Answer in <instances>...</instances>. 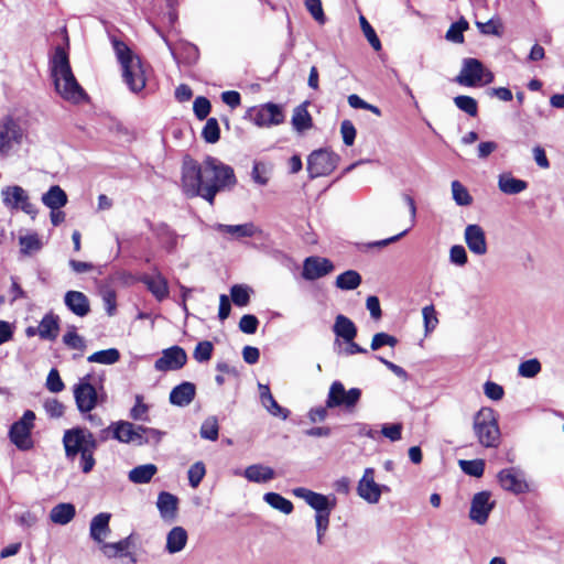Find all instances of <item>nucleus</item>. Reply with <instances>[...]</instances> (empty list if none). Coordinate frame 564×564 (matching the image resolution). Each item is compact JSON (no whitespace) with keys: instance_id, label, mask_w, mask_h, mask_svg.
Masks as SVG:
<instances>
[{"instance_id":"1","label":"nucleus","mask_w":564,"mask_h":564,"mask_svg":"<svg viewBox=\"0 0 564 564\" xmlns=\"http://www.w3.org/2000/svg\"><path fill=\"white\" fill-rule=\"evenodd\" d=\"M234 169L218 159L207 155L202 164L185 159L182 167V187L187 197H202L214 204L218 192L235 186Z\"/></svg>"},{"instance_id":"2","label":"nucleus","mask_w":564,"mask_h":564,"mask_svg":"<svg viewBox=\"0 0 564 564\" xmlns=\"http://www.w3.org/2000/svg\"><path fill=\"white\" fill-rule=\"evenodd\" d=\"M62 443L67 460H78V467L84 474H89L94 469L98 440L87 427L74 426L66 430Z\"/></svg>"},{"instance_id":"3","label":"nucleus","mask_w":564,"mask_h":564,"mask_svg":"<svg viewBox=\"0 0 564 564\" xmlns=\"http://www.w3.org/2000/svg\"><path fill=\"white\" fill-rule=\"evenodd\" d=\"M50 65L55 90L62 98L73 102H79L86 98V93L72 72L68 53L64 47H55Z\"/></svg>"},{"instance_id":"4","label":"nucleus","mask_w":564,"mask_h":564,"mask_svg":"<svg viewBox=\"0 0 564 564\" xmlns=\"http://www.w3.org/2000/svg\"><path fill=\"white\" fill-rule=\"evenodd\" d=\"M112 47L122 69V78L130 91L138 94L145 87V74L141 58L122 41L112 37Z\"/></svg>"},{"instance_id":"5","label":"nucleus","mask_w":564,"mask_h":564,"mask_svg":"<svg viewBox=\"0 0 564 564\" xmlns=\"http://www.w3.org/2000/svg\"><path fill=\"white\" fill-rule=\"evenodd\" d=\"M474 432L485 447H497L500 443V430L496 413L490 408H481L474 416Z\"/></svg>"},{"instance_id":"6","label":"nucleus","mask_w":564,"mask_h":564,"mask_svg":"<svg viewBox=\"0 0 564 564\" xmlns=\"http://www.w3.org/2000/svg\"><path fill=\"white\" fill-rule=\"evenodd\" d=\"M293 495L302 498L316 512V529H327L329 514L336 506V497L325 496L304 487L293 489Z\"/></svg>"},{"instance_id":"7","label":"nucleus","mask_w":564,"mask_h":564,"mask_svg":"<svg viewBox=\"0 0 564 564\" xmlns=\"http://www.w3.org/2000/svg\"><path fill=\"white\" fill-rule=\"evenodd\" d=\"M0 195L2 204L8 210L12 213L23 212L30 216L31 219L36 218L39 209L31 202L29 192L22 186L7 185L1 188Z\"/></svg>"},{"instance_id":"8","label":"nucleus","mask_w":564,"mask_h":564,"mask_svg":"<svg viewBox=\"0 0 564 564\" xmlns=\"http://www.w3.org/2000/svg\"><path fill=\"white\" fill-rule=\"evenodd\" d=\"M90 379L91 376L86 375L73 388L76 406L82 414L91 412L98 404H102L107 398L102 388L98 391L90 383Z\"/></svg>"},{"instance_id":"9","label":"nucleus","mask_w":564,"mask_h":564,"mask_svg":"<svg viewBox=\"0 0 564 564\" xmlns=\"http://www.w3.org/2000/svg\"><path fill=\"white\" fill-rule=\"evenodd\" d=\"M23 129L18 118L11 115H4L0 118V156L6 158L11 154L17 145L23 140Z\"/></svg>"},{"instance_id":"10","label":"nucleus","mask_w":564,"mask_h":564,"mask_svg":"<svg viewBox=\"0 0 564 564\" xmlns=\"http://www.w3.org/2000/svg\"><path fill=\"white\" fill-rule=\"evenodd\" d=\"M35 413L26 410L22 417L15 421L9 430V438L20 451H30L34 443L32 440V430L34 427Z\"/></svg>"},{"instance_id":"11","label":"nucleus","mask_w":564,"mask_h":564,"mask_svg":"<svg viewBox=\"0 0 564 564\" xmlns=\"http://www.w3.org/2000/svg\"><path fill=\"white\" fill-rule=\"evenodd\" d=\"M361 390L351 388L346 390L341 381H334L328 390L326 406L329 409L345 408L352 411L361 399Z\"/></svg>"},{"instance_id":"12","label":"nucleus","mask_w":564,"mask_h":564,"mask_svg":"<svg viewBox=\"0 0 564 564\" xmlns=\"http://www.w3.org/2000/svg\"><path fill=\"white\" fill-rule=\"evenodd\" d=\"M339 155L326 149L314 150L307 158L310 178L329 175L337 166Z\"/></svg>"},{"instance_id":"13","label":"nucleus","mask_w":564,"mask_h":564,"mask_svg":"<svg viewBox=\"0 0 564 564\" xmlns=\"http://www.w3.org/2000/svg\"><path fill=\"white\" fill-rule=\"evenodd\" d=\"M110 532L111 531H90V536L96 543H98L105 556L109 558L123 557L124 554H128V550L131 547L132 535L117 542H107Z\"/></svg>"},{"instance_id":"14","label":"nucleus","mask_w":564,"mask_h":564,"mask_svg":"<svg viewBox=\"0 0 564 564\" xmlns=\"http://www.w3.org/2000/svg\"><path fill=\"white\" fill-rule=\"evenodd\" d=\"M484 78V64L473 57L463 59V65L459 74L456 76L455 82L462 86L475 87Z\"/></svg>"},{"instance_id":"15","label":"nucleus","mask_w":564,"mask_h":564,"mask_svg":"<svg viewBox=\"0 0 564 564\" xmlns=\"http://www.w3.org/2000/svg\"><path fill=\"white\" fill-rule=\"evenodd\" d=\"M252 121L258 127L278 126L284 121V113L280 105L268 102L252 110Z\"/></svg>"},{"instance_id":"16","label":"nucleus","mask_w":564,"mask_h":564,"mask_svg":"<svg viewBox=\"0 0 564 564\" xmlns=\"http://www.w3.org/2000/svg\"><path fill=\"white\" fill-rule=\"evenodd\" d=\"M187 355L180 346H172L162 351V356L154 362V368L158 371L178 370L185 366Z\"/></svg>"},{"instance_id":"17","label":"nucleus","mask_w":564,"mask_h":564,"mask_svg":"<svg viewBox=\"0 0 564 564\" xmlns=\"http://www.w3.org/2000/svg\"><path fill=\"white\" fill-rule=\"evenodd\" d=\"M333 262L323 257L311 256L303 262L302 278L306 281L321 279L334 271Z\"/></svg>"},{"instance_id":"18","label":"nucleus","mask_w":564,"mask_h":564,"mask_svg":"<svg viewBox=\"0 0 564 564\" xmlns=\"http://www.w3.org/2000/svg\"><path fill=\"white\" fill-rule=\"evenodd\" d=\"M494 507L495 501L491 500L489 491L477 492L471 499L469 517L475 523L482 525L486 523Z\"/></svg>"},{"instance_id":"19","label":"nucleus","mask_w":564,"mask_h":564,"mask_svg":"<svg viewBox=\"0 0 564 564\" xmlns=\"http://www.w3.org/2000/svg\"><path fill=\"white\" fill-rule=\"evenodd\" d=\"M498 481L500 486L516 495L523 494L528 490V484L524 479L523 473L514 467L505 468L498 474Z\"/></svg>"},{"instance_id":"20","label":"nucleus","mask_w":564,"mask_h":564,"mask_svg":"<svg viewBox=\"0 0 564 564\" xmlns=\"http://www.w3.org/2000/svg\"><path fill=\"white\" fill-rule=\"evenodd\" d=\"M358 495L369 503H377L381 497V486L375 481L373 468H366L358 484Z\"/></svg>"},{"instance_id":"21","label":"nucleus","mask_w":564,"mask_h":564,"mask_svg":"<svg viewBox=\"0 0 564 564\" xmlns=\"http://www.w3.org/2000/svg\"><path fill=\"white\" fill-rule=\"evenodd\" d=\"M465 242L468 247V249L477 254V256H484L487 253V241H486V235L484 229L476 224L468 225L465 228Z\"/></svg>"},{"instance_id":"22","label":"nucleus","mask_w":564,"mask_h":564,"mask_svg":"<svg viewBox=\"0 0 564 564\" xmlns=\"http://www.w3.org/2000/svg\"><path fill=\"white\" fill-rule=\"evenodd\" d=\"M64 304L78 317H85L90 312L89 300L87 295L80 291H67L64 295Z\"/></svg>"},{"instance_id":"23","label":"nucleus","mask_w":564,"mask_h":564,"mask_svg":"<svg viewBox=\"0 0 564 564\" xmlns=\"http://www.w3.org/2000/svg\"><path fill=\"white\" fill-rule=\"evenodd\" d=\"M214 229L230 235L234 239L251 238L261 234V229L258 228L253 223H245L240 225H225L216 224Z\"/></svg>"},{"instance_id":"24","label":"nucleus","mask_w":564,"mask_h":564,"mask_svg":"<svg viewBox=\"0 0 564 564\" xmlns=\"http://www.w3.org/2000/svg\"><path fill=\"white\" fill-rule=\"evenodd\" d=\"M195 384L188 381H184L171 390L169 400L171 404L184 408L192 403V401L195 399Z\"/></svg>"},{"instance_id":"25","label":"nucleus","mask_w":564,"mask_h":564,"mask_svg":"<svg viewBox=\"0 0 564 564\" xmlns=\"http://www.w3.org/2000/svg\"><path fill=\"white\" fill-rule=\"evenodd\" d=\"M151 230L162 245V247L172 253L176 250L180 236L165 223L151 225Z\"/></svg>"},{"instance_id":"26","label":"nucleus","mask_w":564,"mask_h":564,"mask_svg":"<svg viewBox=\"0 0 564 564\" xmlns=\"http://www.w3.org/2000/svg\"><path fill=\"white\" fill-rule=\"evenodd\" d=\"M332 330L337 338H341L344 341H351L356 338L358 333L355 323L343 314H338L335 317Z\"/></svg>"},{"instance_id":"27","label":"nucleus","mask_w":564,"mask_h":564,"mask_svg":"<svg viewBox=\"0 0 564 564\" xmlns=\"http://www.w3.org/2000/svg\"><path fill=\"white\" fill-rule=\"evenodd\" d=\"M260 390V400L262 405L268 410V412L274 416H279L283 420H286L290 411L285 408H282L273 398L269 386L259 383Z\"/></svg>"},{"instance_id":"28","label":"nucleus","mask_w":564,"mask_h":564,"mask_svg":"<svg viewBox=\"0 0 564 564\" xmlns=\"http://www.w3.org/2000/svg\"><path fill=\"white\" fill-rule=\"evenodd\" d=\"M41 200L50 209H61L68 203V197L59 185H52L43 193Z\"/></svg>"},{"instance_id":"29","label":"nucleus","mask_w":564,"mask_h":564,"mask_svg":"<svg viewBox=\"0 0 564 564\" xmlns=\"http://www.w3.org/2000/svg\"><path fill=\"white\" fill-rule=\"evenodd\" d=\"M141 281L158 301H162L169 295V285L166 279L158 273L155 275H144Z\"/></svg>"},{"instance_id":"30","label":"nucleus","mask_w":564,"mask_h":564,"mask_svg":"<svg viewBox=\"0 0 564 564\" xmlns=\"http://www.w3.org/2000/svg\"><path fill=\"white\" fill-rule=\"evenodd\" d=\"M307 101L302 102L301 105L296 106L293 110L292 116V127L296 132H304L312 128L313 120L312 117L307 110Z\"/></svg>"},{"instance_id":"31","label":"nucleus","mask_w":564,"mask_h":564,"mask_svg":"<svg viewBox=\"0 0 564 564\" xmlns=\"http://www.w3.org/2000/svg\"><path fill=\"white\" fill-rule=\"evenodd\" d=\"M243 476L251 482L264 484L274 478V470L269 466L254 464L245 469Z\"/></svg>"},{"instance_id":"32","label":"nucleus","mask_w":564,"mask_h":564,"mask_svg":"<svg viewBox=\"0 0 564 564\" xmlns=\"http://www.w3.org/2000/svg\"><path fill=\"white\" fill-rule=\"evenodd\" d=\"M178 499L176 496L162 491L159 494L156 506L162 516L166 520H172L177 510Z\"/></svg>"},{"instance_id":"33","label":"nucleus","mask_w":564,"mask_h":564,"mask_svg":"<svg viewBox=\"0 0 564 564\" xmlns=\"http://www.w3.org/2000/svg\"><path fill=\"white\" fill-rule=\"evenodd\" d=\"M499 189L507 195H516L528 187V183L523 180L516 178L511 174L503 173L498 178Z\"/></svg>"},{"instance_id":"34","label":"nucleus","mask_w":564,"mask_h":564,"mask_svg":"<svg viewBox=\"0 0 564 564\" xmlns=\"http://www.w3.org/2000/svg\"><path fill=\"white\" fill-rule=\"evenodd\" d=\"M58 317L46 314L39 324L37 332L42 339L54 340L58 335Z\"/></svg>"},{"instance_id":"35","label":"nucleus","mask_w":564,"mask_h":564,"mask_svg":"<svg viewBox=\"0 0 564 564\" xmlns=\"http://www.w3.org/2000/svg\"><path fill=\"white\" fill-rule=\"evenodd\" d=\"M158 467L154 464H144L132 468L128 478L133 484H148L156 474Z\"/></svg>"},{"instance_id":"36","label":"nucleus","mask_w":564,"mask_h":564,"mask_svg":"<svg viewBox=\"0 0 564 564\" xmlns=\"http://www.w3.org/2000/svg\"><path fill=\"white\" fill-rule=\"evenodd\" d=\"M75 507L72 503H58L50 512V519L58 524L65 525L75 517Z\"/></svg>"},{"instance_id":"37","label":"nucleus","mask_w":564,"mask_h":564,"mask_svg":"<svg viewBox=\"0 0 564 564\" xmlns=\"http://www.w3.org/2000/svg\"><path fill=\"white\" fill-rule=\"evenodd\" d=\"M361 282V275L357 271L347 270L336 278L335 285L343 291H352L356 290Z\"/></svg>"},{"instance_id":"38","label":"nucleus","mask_w":564,"mask_h":564,"mask_svg":"<svg viewBox=\"0 0 564 564\" xmlns=\"http://www.w3.org/2000/svg\"><path fill=\"white\" fill-rule=\"evenodd\" d=\"M187 540V531H169L166 536L165 551L169 554L178 553L185 547Z\"/></svg>"},{"instance_id":"39","label":"nucleus","mask_w":564,"mask_h":564,"mask_svg":"<svg viewBox=\"0 0 564 564\" xmlns=\"http://www.w3.org/2000/svg\"><path fill=\"white\" fill-rule=\"evenodd\" d=\"M112 427V438L119 441L120 443H130L132 440L134 424L128 421H119L111 424Z\"/></svg>"},{"instance_id":"40","label":"nucleus","mask_w":564,"mask_h":564,"mask_svg":"<svg viewBox=\"0 0 564 564\" xmlns=\"http://www.w3.org/2000/svg\"><path fill=\"white\" fill-rule=\"evenodd\" d=\"M263 500L273 509H276L285 514H289L293 510V503L276 492H267L263 496Z\"/></svg>"},{"instance_id":"41","label":"nucleus","mask_w":564,"mask_h":564,"mask_svg":"<svg viewBox=\"0 0 564 564\" xmlns=\"http://www.w3.org/2000/svg\"><path fill=\"white\" fill-rule=\"evenodd\" d=\"M120 359V352L117 348H108L99 350L88 356V362H97L101 365H113Z\"/></svg>"},{"instance_id":"42","label":"nucleus","mask_w":564,"mask_h":564,"mask_svg":"<svg viewBox=\"0 0 564 564\" xmlns=\"http://www.w3.org/2000/svg\"><path fill=\"white\" fill-rule=\"evenodd\" d=\"M19 243L21 246L20 252L23 256H30L33 252L40 251L43 246L37 234L21 236L19 238Z\"/></svg>"},{"instance_id":"43","label":"nucleus","mask_w":564,"mask_h":564,"mask_svg":"<svg viewBox=\"0 0 564 564\" xmlns=\"http://www.w3.org/2000/svg\"><path fill=\"white\" fill-rule=\"evenodd\" d=\"M455 106L470 117L478 115L477 100L470 96L459 95L454 98Z\"/></svg>"},{"instance_id":"44","label":"nucleus","mask_w":564,"mask_h":564,"mask_svg":"<svg viewBox=\"0 0 564 564\" xmlns=\"http://www.w3.org/2000/svg\"><path fill=\"white\" fill-rule=\"evenodd\" d=\"M452 195L458 206H469L473 203L471 195L459 181L452 182Z\"/></svg>"},{"instance_id":"45","label":"nucleus","mask_w":564,"mask_h":564,"mask_svg":"<svg viewBox=\"0 0 564 564\" xmlns=\"http://www.w3.org/2000/svg\"><path fill=\"white\" fill-rule=\"evenodd\" d=\"M200 437L208 441H217L219 435V425L216 416H208L202 424L199 431Z\"/></svg>"},{"instance_id":"46","label":"nucleus","mask_w":564,"mask_h":564,"mask_svg":"<svg viewBox=\"0 0 564 564\" xmlns=\"http://www.w3.org/2000/svg\"><path fill=\"white\" fill-rule=\"evenodd\" d=\"M202 137L207 143H216L220 138V129L217 119L209 118L202 131Z\"/></svg>"},{"instance_id":"47","label":"nucleus","mask_w":564,"mask_h":564,"mask_svg":"<svg viewBox=\"0 0 564 564\" xmlns=\"http://www.w3.org/2000/svg\"><path fill=\"white\" fill-rule=\"evenodd\" d=\"M468 29V22L460 19L454 22L446 32L445 37L454 43H462L464 41L463 32Z\"/></svg>"},{"instance_id":"48","label":"nucleus","mask_w":564,"mask_h":564,"mask_svg":"<svg viewBox=\"0 0 564 564\" xmlns=\"http://www.w3.org/2000/svg\"><path fill=\"white\" fill-rule=\"evenodd\" d=\"M214 345L209 340L199 341L193 352V357L197 362H207L210 360Z\"/></svg>"},{"instance_id":"49","label":"nucleus","mask_w":564,"mask_h":564,"mask_svg":"<svg viewBox=\"0 0 564 564\" xmlns=\"http://www.w3.org/2000/svg\"><path fill=\"white\" fill-rule=\"evenodd\" d=\"M249 288L241 284H236L230 289L231 300L237 306H246L250 301Z\"/></svg>"},{"instance_id":"50","label":"nucleus","mask_w":564,"mask_h":564,"mask_svg":"<svg viewBox=\"0 0 564 564\" xmlns=\"http://www.w3.org/2000/svg\"><path fill=\"white\" fill-rule=\"evenodd\" d=\"M462 470L469 476L481 477L485 470V463L481 459L459 460Z\"/></svg>"},{"instance_id":"51","label":"nucleus","mask_w":564,"mask_h":564,"mask_svg":"<svg viewBox=\"0 0 564 564\" xmlns=\"http://www.w3.org/2000/svg\"><path fill=\"white\" fill-rule=\"evenodd\" d=\"M360 26L362 29V32L368 40L369 44L372 46L375 51L381 50V42L373 30V28L370 25V23L367 21V19L364 15H360L359 18Z\"/></svg>"},{"instance_id":"52","label":"nucleus","mask_w":564,"mask_h":564,"mask_svg":"<svg viewBox=\"0 0 564 564\" xmlns=\"http://www.w3.org/2000/svg\"><path fill=\"white\" fill-rule=\"evenodd\" d=\"M63 343L72 349L84 350L86 348L85 339L77 334L75 326H72L63 336Z\"/></svg>"},{"instance_id":"53","label":"nucleus","mask_w":564,"mask_h":564,"mask_svg":"<svg viewBox=\"0 0 564 564\" xmlns=\"http://www.w3.org/2000/svg\"><path fill=\"white\" fill-rule=\"evenodd\" d=\"M541 371V364L536 358L525 360L519 365L518 373L523 378H533Z\"/></svg>"},{"instance_id":"54","label":"nucleus","mask_w":564,"mask_h":564,"mask_svg":"<svg viewBox=\"0 0 564 564\" xmlns=\"http://www.w3.org/2000/svg\"><path fill=\"white\" fill-rule=\"evenodd\" d=\"M188 482L193 488H196L203 480L206 468L203 462H196L188 469Z\"/></svg>"},{"instance_id":"55","label":"nucleus","mask_w":564,"mask_h":564,"mask_svg":"<svg viewBox=\"0 0 564 564\" xmlns=\"http://www.w3.org/2000/svg\"><path fill=\"white\" fill-rule=\"evenodd\" d=\"M46 388L53 393H58L64 390L65 384L56 368H52L46 378Z\"/></svg>"},{"instance_id":"56","label":"nucleus","mask_w":564,"mask_h":564,"mask_svg":"<svg viewBox=\"0 0 564 564\" xmlns=\"http://www.w3.org/2000/svg\"><path fill=\"white\" fill-rule=\"evenodd\" d=\"M210 101L203 96L196 97L193 104V110L197 119L204 120L210 112Z\"/></svg>"},{"instance_id":"57","label":"nucleus","mask_w":564,"mask_h":564,"mask_svg":"<svg viewBox=\"0 0 564 564\" xmlns=\"http://www.w3.org/2000/svg\"><path fill=\"white\" fill-rule=\"evenodd\" d=\"M422 315H423V319H424L425 333L429 334L430 332L435 329V327L438 323L434 306L433 305L424 306L422 310Z\"/></svg>"},{"instance_id":"58","label":"nucleus","mask_w":564,"mask_h":564,"mask_svg":"<svg viewBox=\"0 0 564 564\" xmlns=\"http://www.w3.org/2000/svg\"><path fill=\"white\" fill-rule=\"evenodd\" d=\"M340 133H341V137H343V142L347 147H350V145L354 144L357 131H356V128H355L354 123L350 120L341 121V123H340Z\"/></svg>"},{"instance_id":"59","label":"nucleus","mask_w":564,"mask_h":564,"mask_svg":"<svg viewBox=\"0 0 564 564\" xmlns=\"http://www.w3.org/2000/svg\"><path fill=\"white\" fill-rule=\"evenodd\" d=\"M259 326V319L256 315L246 314L240 318L239 329L245 334H254Z\"/></svg>"},{"instance_id":"60","label":"nucleus","mask_w":564,"mask_h":564,"mask_svg":"<svg viewBox=\"0 0 564 564\" xmlns=\"http://www.w3.org/2000/svg\"><path fill=\"white\" fill-rule=\"evenodd\" d=\"M402 429L401 423L383 424L380 433L391 442H397L402 438Z\"/></svg>"},{"instance_id":"61","label":"nucleus","mask_w":564,"mask_h":564,"mask_svg":"<svg viewBox=\"0 0 564 564\" xmlns=\"http://www.w3.org/2000/svg\"><path fill=\"white\" fill-rule=\"evenodd\" d=\"M484 393L488 399L499 401L503 398L505 390L500 384L494 381H486L484 384Z\"/></svg>"},{"instance_id":"62","label":"nucleus","mask_w":564,"mask_h":564,"mask_svg":"<svg viewBox=\"0 0 564 564\" xmlns=\"http://www.w3.org/2000/svg\"><path fill=\"white\" fill-rule=\"evenodd\" d=\"M449 260L456 265H465L467 263V253L463 246L455 245L449 250Z\"/></svg>"},{"instance_id":"63","label":"nucleus","mask_w":564,"mask_h":564,"mask_svg":"<svg viewBox=\"0 0 564 564\" xmlns=\"http://www.w3.org/2000/svg\"><path fill=\"white\" fill-rule=\"evenodd\" d=\"M44 409L51 417H61L64 414L65 406L57 399H48L44 402Z\"/></svg>"},{"instance_id":"64","label":"nucleus","mask_w":564,"mask_h":564,"mask_svg":"<svg viewBox=\"0 0 564 564\" xmlns=\"http://www.w3.org/2000/svg\"><path fill=\"white\" fill-rule=\"evenodd\" d=\"M305 7L317 22L324 23L325 15L321 0H305Z\"/></svg>"}]
</instances>
